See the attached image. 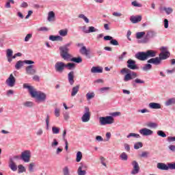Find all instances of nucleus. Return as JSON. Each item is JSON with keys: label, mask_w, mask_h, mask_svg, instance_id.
Instances as JSON below:
<instances>
[{"label": "nucleus", "mask_w": 175, "mask_h": 175, "mask_svg": "<svg viewBox=\"0 0 175 175\" xmlns=\"http://www.w3.org/2000/svg\"><path fill=\"white\" fill-rule=\"evenodd\" d=\"M161 52L159 53V57L151 58L147 61L148 64H152L153 65H161L162 60L167 59L170 57V52L167 51V47L163 46L161 48Z\"/></svg>", "instance_id": "nucleus-1"}, {"label": "nucleus", "mask_w": 175, "mask_h": 175, "mask_svg": "<svg viewBox=\"0 0 175 175\" xmlns=\"http://www.w3.org/2000/svg\"><path fill=\"white\" fill-rule=\"evenodd\" d=\"M23 88H27L29 90L31 98H35L37 102H44L47 98L46 94L40 91H36V89L33 86L28 85V83H24Z\"/></svg>", "instance_id": "nucleus-2"}, {"label": "nucleus", "mask_w": 175, "mask_h": 175, "mask_svg": "<svg viewBox=\"0 0 175 175\" xmlns=\"http://www.w3.org/2000/svg\"><path fill=\"white\" fill-rule=\"evenodd\" d=\"M121 75H125L124 77V81H131V80H133V79H136L137 77V73L135 72L131 71L127 68H124L120 70Z\"/></svg>", "instance_id": "nucleus-3"}, {"label": "nucleus", "mask_w": 175, "mask_h": 175, "mask_svg": "<svg viewBox=\"0 0 175 175\" xmlns=\"http://www.w3.org/2000/svg\"><path fill=\"white\" fill-rule=\"evenodd\" d=\"M72 46V42H69L59 48L60 55L63 59H69L70 58V54L69 53V48Z\"/></svg>", "instance_id": "nucleus-4"}, {"label": "nucleus", "mask_w": 175, "mask_h": 175, "mask_svg": "<svg viewBox=\"0 0 175 175\" xmlns=\"http://www.w3.org/2000/svg\"><path fill=\"white\" fill-rule=\"evenodd\" d=\"M100 125H111L114 124V118L112 116H105L99 118Z\"/></svg>", "instance_id": "nucleus-5"}, {"label": "nucleus", "mask_w": 175, "mask_h": 175, "mask_svg": "<svg viewBox=\"0 0 175 175\" xmlns=\"http://www.w3.org/2000/svg\"><path fill=\"white\" fill-rule=\"evenodd\" d=\"M91 120V112L88 107H85L84 113L81 117L82 122H88Z\"/></svg>", "instance_id": "nucleus-6"}, {"label": "nucleus", "mask_w": 175, "mask_h": 175, "mask_svg": "<svg viewBox=\"0 0 175 175\" xmlns=\"http://www.w3.org/2000/svg\"><path fill=\"white\" fill-rule=\"evenodd\" d=\"M65 63L62 62H57L55 64V69L57 73H62L65 70Z\"/></svg>", "instance_id": "nucleus-7"}, {"label": "nucleus", "mask_w": 175, "mask_h": 175, "mask_svg": "<svg viewBox=\"0 0 175 175\" xmlns=\"http://www.w3.org/2000/svg\"><path fill=\"white\" fill-rule=\"evenodd\" d=\"M5 84L11 88L16 85V78L13 76V74L10 75V77L5 81Z\"/></svg>", "instance_id": "nucleus-8"}, {"label": "nucleus", "mask_w": 175, "mask_h": 175, "mask_svg": "<svg viewBox=\"0 0 175 175\" xmlns=\"http://www.w3.org/2000/svg\"><path fill=\"white\" fill-rule=\"evenodd\" d=\"M133 170L131 172V174L136 175L140 172V167L139 166V163L136 161H133L132 162Z\"/></svg>", "instance_id": "nucleus-9"}, {"label": "nucleus", "mask_w": 175, "mask_h": 175, "mask_svg": "<svg viewBox=\"0 0 175 175\" xmlns=\"http://www.w3.org/2000/svg\"><path fill=\"white\" fill-rule=\"evenodd\" d=\"M88 167L84 163H81L77 170L78 175L87 174V172L85 170H87Z\"/></svg>", "instance_id": "nucleus-10"}, {"label": "nucleus", "mask_w": 175, "mask_h": 175, "mask_svg": "<svg viewBox=\"0 0 175 175\" xmlns=\"http://www.w3.org/2000/svg\"><path fill=\"white\" fill-rule=\"evenodd\" d=\"M21 159H23L25 162L28 163L31 159V151L25 150L21 154Z\"/></svg>", "instance_id": "nucleus-11"}, {"label": "nucleus", "mask_w": 175, "mask_h": 175, "mask_svg": "<svg viewBox=\"0 0 175 175\" xmlns=\"http://www.w3.org/2000/svg\"><path fill=\"white\" fill-rule=\"evenodd\" d=\"M139 133L142 136H151V135L154 134V131H152V130H150L149 129H147V128H143V129H140Z\"/></svg>", "instance_id": "nucleus-12"}, {"label": "nucleus", "mask_w": 175, "mask_h": 175, "mask_svg": "<svg viewBox=\"0 0 175 175\" xmlns=\"http://www.w3.org/2000/svg\"><path fill=\"white\" fill-rule=\"evenodd\" d=\"M127 68H129V69H132V70L139 69V67L136 65V61L131 59L127 61Z\"/></svg>", "instance_id": "nucleus-13"}, {"label": "nucleus", "mask_w": 175, "mask_h": 175, "mask_svg": "<svg viewBox=\"0 0 175 175\" xmlns=\"http://www.w3.org/2000/svg\"><path fill=\"white\" fill-rule=\"evenodd\" d=\"M135 58H137V59H139V61H146V59H148L146 52L137 53L135 54Z\"/></svg>", "instance_id": "nucleus-14"}, {"label": "nucleus", "mask_w": 175, "mask_h": 175, "mask_svg": "<svg viewBox=\"0 0 175 175\" xmlns=\"http://www.w3.org/2000/svg\"><path fill=\"white\" fill-rule=\"evenodd\" d=\"M104 40H110V44H112V46H118V41L116 39H113V37L110 36H105L104 37Z\"/></svg>", "instance_id": "nucleus-15"}, {"label": "nucleus", "mask_w": 175, "mask_h": 175, "mask_svg": "<svg viewBox=\"0 0 175 175\" xmlns=\"http://www.w3.org/2000/svg\"><path fill=\"white\" fill-rule=\"evenodd\" d=\"M68 80L70 85H73V84H75V71H70L68 74Z\"/></svg>", "instance_id": "nucleus-16"}, {"label": "nucleus", "mask_w": 175, "mask_h": 175, "mask_svg": "<svg viewBox=\"0 0 175 175\" xmlns=\"http://www.w3.org/2000/svg\"><path fill=\"white\" fill-rule=\"evenodd\" d=\"M35 66L29 65L26 67V72L27 75H35L36 73V69L34 68Z\"/></svg>", "instance_id": "nucleus-17"}, {"label": "nucleus", "mask_w": 175, "mask_h": 175, "mask_svg": "<svg viewBox=\"0 0 175 175\" xmlns=\"http://www.w3.org/2000/svg\"><path fill=\"white\" fill-rule=\"evenodd\" d=\"M130 21H131L133 24H137V23H140V21H142V15L131 16L130 17Z\"/></svg>", "instance_id": "nucleus-18"}, {"label": "nucleus", "mask_w": 175, "mask_h": 175, "mask_svg": "<svg viewBox=\"0 0 175 175\" xmlns=\"http://www.w3.org/2000/svg\"><path fill=\"white\" fill-rule=\"evenodd\" d=\"M65 61H70L71 62H76V64H81V62H83V59L81 57H72V55H70V57L68 59H64Z\"/></svg>", "instance_id": "nucleus-19"}, {"label": "nucleus", "mask_w": 175, "mask_h": 175, "mask_svg": "<svg viewBox=\"0 0 175 175\" xmlns=\"http://www.w3.org/2000/svg\"><path fill=\"white\" fill-rule=\"evenodd\" d=\"M146 58H154V57H157V51L154 50H148L146 51Z\"/></svg>", "instance_id": "nucleus-20"}, {"label": "nucleus", "mask_w": 175, "mask_h": 175, "mask_svg": "<svg viewBox=\"0 0 175 175\" xmlns=\"http://www.w3.org/2000/svg\"><path fill=\"white\" fill-rule=\"evenodd\" d=\"M79 53H81L82 55H86L87 57L90 53H91V50L90 49H87L85 46H82L79 50Z\"/></svg>", "instance_id": "nucleus-21"}, {"label": "nucleus", "mask_w": 175, "mask_h": 175, "mask_svg": "<svg viewBox=\"0 0 175 175\" xmlns=\"http://www.w3.org/2000/svg\"><path fill=\"white\" fill-rule=\"evenodd\" d=\"M9 167L12 170V172H16L17 170V165L14 163V161L13 159L10 158V162H9Z\"/></svg>", "instance_id": "nucleus-22"}, {"label": "nucleus", "mask_w": 175, "mask_h": 175, "mask_svg": "<svg viewBox=\"0 0 175 175\" xmlns=\"http://www.w3.org/2000/svg\"><path fill=\"white\" fill-rule=\"evenodd\" d=\"M92 73H103V68L99 66H94L91 68Z\"/></svg>", "instance_id": "nucleus-23"}, {"label": "nucleus", "mask_w": 175, "mask_h": 175, "mask_svg": "<svg viewBox=\"0 0 175 175\" xmlns=\"http://www.w3.org/2000/svg\"><path fill=\"white\" fill-rule=\"evenodd\" d=\"M49 40H52V42H62L63 38L61 37V36H50Z\"/></svg>", "instance_id": "nucleus-24"}, {"label": "nucleus", "mask_w": 175, "mask_h": 175, "mask_svg": "<svg viewBox=\"0 0 175 175\" xmlns=\"http://www.w3.org/2000/svg\"><path fill=\"white\" fill-rule=\"evenodd\" d=\"M157 36V33L152 30L147 31L146 38V39H151Z\"/></svg>", "instance_id": "nucleus-25"}, {"label": "nucleus", "mask_w": 175, "mask_h": 175, "mask_svg": "<svg viewBox=\"0 0 175 175\" xmlns=\"http://www.w3.org/2000/svg\"><path fill=\"white\" fill-rule=\"evenodd\" d=\"M157 168L160 170H169L167 165L163 163H159L157 164Z\"/></svg>", "instance_id": "nucleus-26"}, {"label": "nucleus", "mask_w": 175, "mask_h": 175, "mask_svg": "<svg viewBox=\"0 0 175 175\" xmlns=\"http://www.w3.org/2000/svg\"><path fill=\"white\" fill-rule=\"evenodd\" d=\"M79 88H80V85L73 87L71 92V96H76V95H77V92H79Z\"/></svg>", "instance_id": "nucleus-27"}, {"label": "nucleus", "mask_w": 175, "mask_h": 175, "mask_svg": "<svg viewBox=\"0 0 175 175\" xmlns=\"http://www.w3.org/2000/svg\"><path fill=\"white\" fill-rule=\"evenodd\" d=\"M48 21H55V14L54 12L51 11L48 14Z\"/></svg>", "instance_id": "nucleus-28"}, {"label": "nucleus", "mask_w": 175, "mask_h": 175, "mask_svg": "<svg viewBox=\"0 0 175 175\" xmlns=\"http://www.w3.org/2000/svg\"><path fill=\"white\" fill-rule=\"evenodd\" d=\"M150 109H161V104L158 103H149Z\"/></svg>", "instance_id": "nucleus-29"}, {"label": "nucleus", "mask_w": 175, "mask_h": 175, "mask_svg": "<svg viewBox=\"0 0 175 175\" xmlns=\"http://www.w3.org/2000/svg\"><path fill=\"white\" fill-rule=\"evenodd\" d=\"M98 31V29H96L93 26H90L88 27V30H83V32L85 33H91V32H96Z\"/></svg>", "instance_id": "nucleus-30"}, {"label": "nucleus", "mask_w": 175, "mask_h": 175, "mask_svg": "<svg viewBox=\"0 0 175 175\" xmlns=\"http://www.w3.org/2000/svg\"><path fill=\"white\" fill-rule=\"evenodd\" d=\"M150 64H151V63L145 64L142 67V70H144V72H148V70H151V69H152V65H151Z\"/></svg>", "instance_id": "nucleus-31"}, {"label": "nucleus", "mask_w": 175, "mask_h": 175, "mask_svg": "<svg viewBox=\"0 0 175 175\" xmlns=\"http://www.w3.org/2000/svg\"><path fill=\"white\" fill-rule=\"evenodd\" d=\"M65 66L68 69V70H72V69H75L76 68V64H75V63H68L65 64Z\"/></svg>", "instance_id": "nucleus-32"}, {"label": "nucleus", "mask_w": 175, "mask_h": 175, "mask_svg": "<svg viewBox=\"0 0 175 175\" xmlns=\"http://www.w3.org/2000/svg\"><path fill=\"white\" fill-rule=\"evenodd\" d=\"M171 105H175V98H170L165 102V106H171Z\"/></svg>", "instance_id": "nucleus-33"}, {"label": "nucleus", "mask_w": 175, "mask_h": 175, "mask_svg": "<svg viewBox=\"0 0 175 175\" xmlns=\"http://www.w3.org/2000/svg\"><path fill=\"white\" fill-rule=\"evenodd\" d=\"M127 139H129L131 137H135V139H140V135L139 134H136L135 133H129L127 136H126Z\"/></svg>", "instance_id": "nucleus-34"}, {"label": "nucleus", "mask_w": 175, "mask_h": 175, "mask_svg": "<svg viewBox=\"0 0 175 175\" xmlns=\"http://www.w3.org/2000/svg\"><path fill=\"white\" fill-rule=\"evenodd\" d=\"M24 66V62L19 60L16 62L15 65V68L18 70V69H20V68H21V66Z\"/></svg>", "instance_id": "nucleus-35"}, {"label": "nucleus", "mask_w": 175, "mask_h": 175, "mask_svg": "<svg viewBox=\"0 0 175 175\" xmlns=\"http://www.w3.org/2000/svg\"><path fill=\"white\" fill-rule=\"evenodd\" d=\"M82 159H83V153H81V152L80 151L77 152L76 161L80 162V161H81Z\"/></svg>", "instance_id": "nucleus-36"}, {"label": "nucleus", "mask_w": 175, "mask_h": 175, "mask_svg": "<svg viewBox=\"0 0 175 175\" xmlns=\"http://www.w3.org/2000/svg\"><path fill=\"white\" fill-rule=\"evenodd\" d=\"M10 3H12L14 5V0H8V1L5 3V8L6 9H10V8H12V5H10Z\"/></svg>", "instance_id": "nucleus-37"}, {"label": "nucleus", "mask_w": 175, "mask_h": 175, "mask_svg": "<svg viewBox=\"0 0 175 175\" xmlns=\"http://www.w3.org/2000/svg\"><path fill=\"white\" fill-rule=\"evenodd\" d=\"M59 34L60 36H66L68 35V30L66 29H61L59 31Z\"/></svg>", "instance_id": "nucleus-38"}, {"label": "nucleus", "mask_w": 175, "mask_h": 175, "mask_svg": "<svg viewBox=\"0 0 175 175\" xmlns=\"http://www.w3.org/2000/svg\"><path fill=\"white\" fill-rule=\"evenodd\" d=\"M120 158L122 161H128V154H126L125 152H122L120 155Z\"/></svg>", "instance_id": "nucleus-39"}, {"label": "nucleus", "mask_w": 175, "mask_h": 175, "mask_svg": "<svg viewBox=\"0 0 175 175\" xmlns=\"http://www.w3.org/2000/svg\"><path fill=\"white\" fill-rule=\"evenodd\" d=\"M146 126H148V128H157L158 126V124L155 122H148L146 124Z\"/></svg>", "instance_id": "nucleus-40"}, {"label": "nucleus", "mask_w": 175, "mask_h": 175, "mask_svg": "<svg viewBox=\"0 0 175 175\" xmlns=\"http://www.w3.org/2000/svg\"><path fill=\"white\" fill-rule=\"evenodd\" d=\"M87 100H90L92 98H95V94L94 92L87 93L86 94Z\"/></svg>", "instance_id": "nucleus-41"}, {"label": "nucleus", "mask_w": 175, "mask_h": 175, "mask_svg": "<svg viewBox=\"0 0 175 175\" xmlns=\"http://www.w3.org/2000/svg\"><path fill=\"white\" fill-rule=\"evenodd\" d=\"M144 35H146V32H144V31L137 32L136 33V38L137 39H142V38H143V36H144Z\"/></svg>", "instance_id": "nucleus-42"}, {"label": "nucleus", "mask_w": 175, "mask_h": 175, "mask_svg": "<svg viewBox=\"0 0 175 175\" xmlns=\"http://www.w3.org/2000/svg\"><path fill=\"white\" fill-rule=\"evenodd\" d=\"M143 147V143L142 142H137L134 145L135 150H139V148H142Z\"/></svg>", "instance_id": "nucleus-43"}, {"label": "nucleus", "mask_w": 175, "mask_h": 175, "mask_svg": "<svg viewBox=\"0 0 175 175\" xmlns=\"http://www.w3.org/2000/svg\"><path fill=\"white\" fill-rule=\"evenodd\" d=\"M52 132H53V135H58V133H59V128L56 127V126H53Z\"/></svg>", "instance_id": "nucleus-44"}, {"label": "nucleus", "mask_w": 175, "mask_h": 175, "mask_svg": "<svg viewBox=\"0 0 175 175\" xmlns=\"http://www.w3.org/2000/svg\"><path fill=\"white\" fill-rule=\"evenodd\" d=\"M163 10L165 11L166 14H172L173 13V8H164Z\"/></svg>", "instance_id": "nucleus-45"}, {"label": "nucleus", "mask_w": 175, "mask_h": 175, "mask_svg": "<svg viewBox=\"0 0 175 175\" xmlns=\"http://www.w3.org/2000/svg\"><path fill=\"white\" fill-rule=\"evenodd\" d=\"M131 5H132V6H134L135 8H142V6L141 3H139L137 2V1H133L131 3Z\"/></svg>", "instance_id": "nucleus-46"}, {"label": "nucleus", "mask_w": 175, "mask_h": 175, "mask_svg": "<svg viewBox=\"0 0 175 175\" xmlns=\"http://www.w3.org/2000/svg\"><path fill=\"white\" fill-rule=\"evenodd\" d=\"M63 173L64 175H70V172H69V167H68V166L63 168Z\"/></svg>", "instance_id": "nucleus-47"}, {"label": "nucleus", "mask_w": 175, "mask_h": 175, "mask_svg": "<svg viewBox=\"0 0 175 175\" xmlns=\"http://www.w3.org/2000/svg\"><path fill=\"white\" fill-rule=\"evenodd\" d=\"M7 57L10 58L13 57V51L12 49H7L6 51Z\"/></svg>", "instance_id": "nucleus-48"}, {"label": "nucleus", "mask_w": 175, "mask_h": 175, "mask_svg": "<svg viewBox=\"0 0 175 175\" xmlns=\"http://www.w3.org/2000/svg\"><path fill=\"white\" fill-rule=\"evenodd\" d=\"M46 124V129L49 130V128L50 126V116L47 115L46 118L45 120Z\"/></svg>", "instance_id": "nucleus-49"}, {"label": "nucleus", "mask_w": 175, "mask_h": 175, "mask_svg": "<svg viewBox=\"0 0 175 175\" xmlns=\"http://www.w3.org/2000/svg\"><path fill=\"white\" fill-rule=\"evenodd\" d=\"M23 105L25 106V107H32V106H33V103L31 101H27L24 103Z\"/></svg>", "instance_id": "nucleus-50"}, {"label": "nucleus", "mask_w": 175, "mask_h": 175, "mask_svg": "<svg viewBox=\"0 0 175 175\" xmlns=\"http://www.w3.org/2000/svg\"><path fill=\"white\" fill-rule=\"evenodd\" d=\"M168 170H175V163H169L167 164Z\"/></svg>", "instance_id": "nucleus-51"}, {"label": "nucleus", "mask_w": 175, "mask_h": 175, "mask_svg": "<svg viewBox=\"0 0 175 175\" xmlns=\"http://www.w3.org/2000/svg\"><path fill=\"white\" fill-rule=\"evenodd\" d=\"M18 173H24L25 172V167L23 166V165H19L18 166Z\"/></svg>", "instance_id": "nucleus-52"}, {"label": "nucleus", "mask_w": 175, "mask_h": 175, "mask_svg": "<svg viewBox=\"0 0 175 175\" xmlns=\"http://www.w3.org/2000/svg\"><path fill=\"white\" fill-rule=\"evenodd\" d=\"M158 136H161V137H166V133L162 131H157Z\"/></svg>", "instance_id": "nucleus-53"}, {"label": "nucleus", "mask_w": 175, "mask_h": 175, "mask_svg": "<svg viewBox=\"0 0 175 175\" xmlns=\"http://www.w3.org/2000/svg\"><path fill=\"white\" fill-rule=\"evenodd\" d=\"M126 52H123L122 54L118 56L119 61H123L124 57L126 55Z\"/></svg>", "instance_id": "nucleus-54"}, {"label": "nucleus", "mask_w": 175, "mask_h": 175, "mask_svg": "<svg viewBox=\"0 0 175 175\" xmlns=\"http://www.w3.org/2000/svg\"><path fill=\"white\" fill-rule=\"evenodd\" d=\"M135 84H144V81L140 79H135Z\"/></svg>", "instance_id": "nucleus-55"}, {"label": "nucleus", "mask_w": 175, "mask_h": 175, "mask_svg": "<svg viewBox=\"0 0 175 175\" xmlns=\"http://www.w3.org/2000/svg\"><path fill=\"white\" fill-rule=\"evenodd\" d=\"M33 167H35V163H31L29 165V172H33Z\"/></svg>", "instance_id": "nucleus-56"}, {"label": "nucleus", "mask_w": 175, "mask_h": 175, "mask_svg": "<svg viewBox=\"0 0 175 175\" xmlns=\"http://www.w3.org/2000/svg\"><path fill=\"white\" fill-rule=\"evenodd\" d=\"M31 38H32V33H28L25 38V42H29Z\"/></svg>", "instance_id": "nucleus-57"}, {"label": "nucleus", "mask_w": 175, "mask_h": 175, "mask_svg": "<svg viewBox=\"0 0 175 175\" xmlns=\"http://www.w3.org/2000/svg\"><path fill=\"white\" fill-rule=\"evenodd\" d=\"M163 23H164V28L165 29L169 28V21L165 18L164 19Z\"/></svg>", "instance_id": "nucleus-58"}, {"label": "nucleus", "mask_w": 175, "mask_h": 175, "mask_svg": "<svg viewBox=\"0 0 175 175\" xmlns=\"http://www.w3.org/2000/svg\"><path fill=\"white\" fill-rule=\"evenodd\" d=\"M59 113H61V110L58 108L55 109V117H59Z\"/></svg>", "instance_id": "nucleus-59"}, {"label": "nucleus", "mask_w": 175, "mask_h": 175, "mask_svg": "<svg viewBox=\"0 0 175 175\" xmlns=\"http://www.w3.org/2000/svg\"><path fill=\"white\" fill-rule=\"evenodd\" d=\"M57 144H58V141H57L56 139H54L51 144L52 147H57Z\"/></svg>", "instance_id": "nucleus-60"}, {"label": "nucleus", "mask_w": 175, "mask_h": 175, "mask_svg": "<svg viewBox=\"0 0 175 175\" xmlns=\"http://www.w3.org/2000/svg\"><path fill=\"white\" fill-rule=\"evenodd\" d=\"M168 148L170 151H172V152H175V145H170Z\"/></svg>", "instance_id": "nucleus-61"}, {"label": "nucleus", "mask_w": 175, "mask_h": 175, "mask_svg": "<svg viewBox=\"0 0 175 175\" xmlns=\"http://www.w3.org/2000/svg\"><path fill=\"white\" fill-rule=\"evenodd\" d=\"M112 15L115 17H121V16H122V14L120 12H113Z\"/></svg>", "instance_id": "nucleus-62"}, {"label": "nucleus", "mask_w": 175, "mask_h": 175, "mask_svg": "<svg viewBox=\"0 0 175 175\" xmlns=\"http://www.w3.org/2000/svg\"><path fill=\"white\" fill-rule=\"evenodd\" d=\"M167 142L172 143V142H175V137H168Z\"/></svg>", "instance_id": "nucleus-63"}, {"label": "nucleus", "mask_w": 175, "mask_h": 175, "mask_svg": "<svg viewBox=\"0 0 175 175\" xmlns=\"http://www.w3.org/2000/svg\"><path fill=\"white\" fill-rule=\"evenodd\" d=\"M64 120H69V113L68 112H65L64 113Z\"/></svg>", "instance_id": "nucleus-64"}]
</instances>
